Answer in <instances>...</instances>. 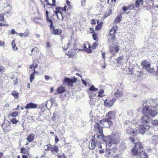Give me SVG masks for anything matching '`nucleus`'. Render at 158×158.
Instances as JSON below:
<instances>
[{"label":"nucleus","instance_id":"nucleus-1","mask_svg":"<svg viewBox=\"0 0 158 158\" xmlns=\"http://www.w3.org/2000/svg\"><path fill=\"white\" fill-rule=\"evenodd\" d=\"M144 149L142 142L135 143L133 148L131 150V154L133 156H139L140 158H148V156L144 151L141 150Z\"/></svg>","mask_w":158,"mask_h":158},{"label":"nucleus","instance_id":"nucleus-2","mask_svg":"<svg viewBox=\"0 0 158 158\" xmlns=\"http://www.w3.org/2000/svg\"><path fill=\"white\" fill-rule=\"evenodd\" d=\"M48 13L47 10L45 11L46 22L49 24V26L51 33L54 35L60 36L63 32L62 30L60 28H55L52 21L49 18Z\"/></svg>","mask_w":158,"mask_h":158},{"label":"nucleus","instance_id":"nucleus-3","mask_svg":"<svg viewBox=\"0 0 158 158\" xmlns=\"http://www.w3.org/2000/svg\"><path fill=\"white\" fill-rule=\"evenodd\" d=\"M156 111V110H152L150 106L146 105L142 109V113L143 115H150L153 117L157 114Z\"/></svg>","mask_w":158,"mask_h":158},{"label":"nucleus","instance_id":"nucleus-4","mask_svg":"<svg viewBox=\"0 0 158 158\" xmlns=\"http://www.w3.org/2000/svg\"><path fill=\"white\" fill-rule=\"evenodd\" d=\"M94 131L99 134V135H97L98 138H99L100 136L104 138L105 136L103 133V127L100 126V124L98 122H96L94 125Z\"/></svg>","mask_w":158,"mask_h":158},{"label":"nucleus","instance_id":"nucleus-5","mask_svg":"<svg viewBox=\"0 0 158 158\" xmlns=\"http://www.w3.org/2000/svg\"><path fill=\"white\" fill-rule=\"evenodd\" d=\"M52 3H51L48 0H40L41 4L43 6L44 9L46 10H46L48 11L47 9L52 8V6L56 5V0H52Z\"/></svg>","mask_w":158,"mask_h":158},{"label":"nucleus","instance_id":"nucleus-6","mask_svg":"<svg viewBox=\"0 0 158 158\" xmlns=\"http://www.w3.org/2000/svg\"><path fill=\"white\" fill-rule=\"evenodd\" d=\"M77 81V78L73 77L71 79L68 77H65L63 80V84L68 86L72 87L73 86L74 83Z\"/></svg>","mask_w":158,"mask_h":158},{"label":"nucleus","instance_id":"nucleus-7","mask_svg":"<svg viewBox=\"0 0 158 158\" xmlns=\"http://www.w3.org/2000/svg\"><path fill=\"white\" fill-rule=\"evenodd\" d=\"M118 29V27L117 25L113 26L109 32V36L111 38L110 39V41H114L116 38V36L115 35L116 33V31Z\"/></svg>","mask_w":158,"mask_h":158},{"label":"nucleus","instance_id":"nucleus-8","mask_svg":"<svg viewBox=\"0 0 158 158\" xmlns=\"http://www.w3.org/2000/svg\"><path fill=\"white\" fill-rule=\"evenodd\" d=\"M66 8L67 6H65L63 8L61 7L60 6H58L56 8V10L55 11V14L56 15L57 18H58L59 19H60L59 17V14L61 16L62 19L61 20H62L63 19V18L62 17V13L61 12V11H64L65 12H66L67 11V10L68 9V8Z\"/></svg>","mask_w":158,"mask_h":158},{"label":"nucleus","instance_id":"nucleus-9","mask_svg":"<svg viewBox=\"0 0 158 158\" xmlns=\"http://www.w3.org/2000/svg\"><path fill=\"white\" fill-rule=\"evenodd\" d=\"M99 123L103 126V127L109 128L112 124L111 121L109 120L106 118H103L99 121Z\"/></svg>","mask_w":158,"mask_h":158},{"label":"nucleus","instance_id":"nucleus-10","mask_svg":"<svg viewBox=\"0 0 158 158\" xmlns=\"http://www.w3.org/2000/svg\"><path fill=\"white\" fill-rule=\"evenodd\" d=\"M116 99L115 98H107L104 100V105L106 107H111L113 105Z\"/></svg>","mask_w":158,"mask_h":158},{"label":"nucleus","instance_id":"nucleus-11","mask_svg":"<svg viewBox=\"0 0 158 158\" xmlns=\"http://www.w3.org/2000/svg\"><path fill=\"white\" fill-rule=\"evenodd\" d=\"M84 50L86 52L91 53L92 52L90 44L88 41H86L83 44Z\"/></svg>","mask_w":158,"mask_h":158},{"label":"nucleus","instance_id":"nucleus-12","mask_svg":"<svg viewBox=\"0 0 158 158\" xmlns=\"http://www.w3.org/2000/svg\"><path fill=\"white\" fill-rule=\"evenodd\" d=\"M119 142V140L118 138H109L108 139V142H106L107 144L110 145V146H111L112 144L117 145Z\"/></svg>","mask_w":158,"mask_h":158},{"label":"nucleus","instance_id":"nucleus-13","mask_svg":"<svg viewBox=\"0 0 158 158\" xmlns=\"http://www.w3.org/2000/svg\"><path fill=\"white\" fill-rule=\"evenodd\" d=\"M116 111L115 110L110 111L107 113L106 115V118L110 121L114 119L116 116Z\"/></svg>","mask_w":158,"mask_h":158},{"label":"nucleus","instance_id":"nucleus-14","mask_svg":"<svg viewBox=\"0 0 158 158\" xmlns=\"http://www.w3.org/2000/svg\"><path fill=\"white\" fill-rule=\"evenodd\" d=\"M117 45H115L114 46H110L109 48V50L111 53L113 54V56H115V54L114 53H117L119 50V46H118V44Z\"/></svg>","mask_w":158,"mask_h":158},{"label":"nucleus","instance_id":"nucleus-15","mask_svg":"<svg viewBox=\"0 0 158 158\" xmlns=\"http://www.w3.org/2000/svg\"><path fill=\"white\" fill-rule=\"evenodd\" d=\"M150 128V126L147 125H140L139 129V132L141 134H144L146 131H148Z\"/></svg>","mask_w":158,"mask_h":158},{"label":"nucleus","instance_id":"nucleus-16","mask_svg":"<svg viewBox=\"0 0 158 158\" xmlns=\"http://www.w3.org/2000/svg\"><path fill=\"white\" fill-rule=\"evenodd\" d=\"M96 144L98 145L99 148H102V146L100 144V142L96 143L95 139H91V144L89 146V148L92 150L94 149L96 146Z\"/></svg>","mask_w":158,"mask_h":158},{"label":"nucleus","instance_id":"nucleus-17","mask_svg":"<svg viewBox=\"0 0 158 158\" xmlns=\"http://www.w3.org/2000/svg\"><path fill=\"white\" fill-rule=\"evenodd\" d=\"M24 108L26 109H35L38 108L37 104L34 103L32 102H31L27 103L24 107Z\"/></svg>","mask_w":158,"mask_h":158},{"label":"nucleus","instance_id":"nucleus-18","mask_svg":"<svg viewBox=\"0 0 158 158\" xmlns=\"http://www.w3.org/2000/svg\"><path fill=\"white\" fill-rule=\"evenodd\" d=\"M10 123H3L2 125V127L3 129V131L5 133L9 132L10 131Z\"/></svg>","mask_w":158,"mask_h":158},{"label":"nucleus","instance_id":"nucleus-19","mask_svg":"<svg viewBox=\"0 0 158 158\" xmlns=\"http://www.w3.org/2000/svg\"><path fill=\"white\" fill-rule=\"evenodd\" d=\"M141 64L143 67L145 68L146 70L148 69L150 67V63L146 60L142 61Z\"/></svg>","mask_w":158,"mask_h":158},{"label":"nucleus","instance_id":"nucleus-20","mask_svg":"<svg viewBox=\"0 0 158 158\" xmlns=\"http://www.w3.org/2000/svg\"><path fill=\"white\" fill-rule=\"evenodd\" d=\"M150 117L149 115H144L141 118V120L142 123H147L148 122Z\"/></svg>","mask_w":158,"mask_h":158},{"label":"nucleus","instance_id":"nucleus-21","mask_svg":"<svg viewBox=\"0 0 158 158\" xmlns=\"http://www.w3.org/2000/svg\"><path fill=\"white\" fill-rule=\"evenodd\" d=\"M29 149L28 150L27 149L24 147H22L20 149V153L23 155H26L29 156Z\"/></svg>","mask_w":158,"mask_h":158},{"label":"nucleus","instance_id":"nucleus-22","mask_svg":"<svg viewBox=\"0 0 158 158\" xmlns=\"http://www.w3.org/2000/svg\"><path fill=\"white\" fill-rule=\"evenodd\" d=\"M114 95L115 98H120L123 96V93L122 91H120V90L118 89L116 92L114 93Z\"/></svg>","mask_w":158,"mask_h":158},{"label":"nucleus","instance_id":"nucleus-23","mask_svg":"<svg viewBox=\"0 0 158 158\" xmlns=\"http://www.w3.org/2000/svg\"><path fill=\"white\" fill-rule=\"evenodd\" d=\"M97 25L95 27V30L98 31L101 30L102 28L103 23L102 22H99V20H97Z\"/></svg>","mask_w":158,"mask_h":158},{"label":"nucleus","instance_id":"nucleus-24","mask_svg":"<svg viewBox=\"0 0 158 158\" xmlns=\"http://www.w3.org/2000/svg\"><path fill=\"white\" fill-rule=\"evenodd\" d=\"M35 135L32 133H31L28 135L26 139L27 141L29 143L32 142L34 139Z\"/></svg>","mask_w":158,"mask_h":158},{"label":"nucleus","instance_id":"nucleus-25","mask_svg":"<svg viewBox=\"0 0 158 158\" xmlns=\"http://www.w3.org/2000/svg\"><path fill=\"white\" fill-rule=\"evenodd\" d=\"M66 91L64 87L62 86L59 87L57 89V92L58 94H60Z\"/></svg>","mask_w":158,"mask_h":158},{"label":"nucleus","instance_id":"nucleus-26","mask_svg":"<svg viewBox=\"0 0 158 158\" xmlns=\"http://www.w3.org/2000/svg\"><path fill=\"white\" fill-rule=\"evenodd\" d=\"M156 101L154 99H152L150 101V104L151 106V108H156L158 105L157 103L156 102Z\"/></svg>","mask_w":158,"mask_h":158},{"label":"nucleus","instance_id":"nucleus-27","mask_svg":"<svg viewBox=\"0 0 158 158\" xmlns=\"http://www.w3.org/2000/svg\"><path fill=\"white\" fill-rule=\"evenodd\" d=\"M74 51L75 50L74 49H72L69 51L66 54V55L70 57H73L75 54Z\"/></svg>","mask_w":158,"mask_h":158},{"label":"nucleus","instance_id":"nucleus-28","mask_svg":"<svg viewBox=\"0 0 158 158\" xmlns=\"http://www.w3.org/2000/svg\"><path fill=\"white\" fill-rule=\"evenodd\" d=\"M112 9H110L108 10V11H106L103 15L104 18H106L110 16L112 14Z\"/></svg>","mask_w":158,"mask_h":158},{"label":"nucleus","instance_id":"nucleus-29","mask_svg":"<svg viewBox=\"0 0 158 158\" xmlns=\"http://www.w3.org/2000/svg\"><path fill=\"white\" fill-rule=\"evenodd\" d=\"M137 133V130L136 129L130 128V131L129 134L133 135V136H136Z\"/></svg>","mask_w":158,"mask_h":158},{"label":"nucleus","instance_id":"nucleus-30","mask_svg":"<svg viewBox=\"0 0 158 158\" xmlns=\"http://www.w3.org/2000/svg\"><path fill=\"white\" fill-rule=\"evenodd\" d=\"M59 150L58 147L57 146H55L52 147L51 150V152L53 153H57L58 152Z\"/></svg>","mask_w":158,"mask_h":158},{"label":"nucleus","instance_id":"nucleus-31","mask_svg":"<svg viewBox=\"0 0 158 158\" xmlns=\"http://www.w3.org/2000/svg\"><path fill=\"white\" fill-rule=\"evenodd\" d=\"M92 36L93 38V39L95 41L97 42H98L99 40V38L98 36V34L96 33L95 32L93 34H92Z\"/></svg>","mask_w":158,"mask_h":158},{"label":"nucleus","instance_id":"nucleus-32","mask_svg":"<svg viewBox=\"0 0 158 158\" xmlns=\"http://www.w3.org/2000/svg\"><path fill=\"white\" fill-rule=\"evenodd\" d=\"M122 16H117L115 19L114 23V24H118L119 23L121 20Z\"/></svg>","mask_w":158,"mask_h":158},{"label":"nucleus","instance_id":"nucleus-33","mask_svg":"<svg viewBox=\"0 0 158 158\" xmlns=\"http://www.w3.org/2000/svg\"><path fill=\"white\" fill-rule=\"evenodd\" d=\"M19 114V113L18 111H14L10 114L9 116L11 117H14L17 116Z\"/></svg>","mask_w":158,"mask_h":158},{"label":"nucleus","instance_id":"nucleus-34","mask_svg":"<svg viewBox=\"0 0 158 158\" xmlns=\"http://www.w3.org/2000/svg\"><path fill=\"white\" fill-rule=\"evenodd\" d=\"M11 95L16 99H17L19 97V93L15 91H13L11 93Z\"/></svg>","mask_w":158,"mask_h":158},{"label":"nucleus","instance_id":"nucleus-35","mask_svg":"<svg viewBox=\"0 0 158 158\" xmlns=\"http://www.w3.org/2000/svg\"><path fill=\"white\" fill-rule=\"evenodd\" d=\"M104 90L103 89H102L100 90L99 91L98 96L102 98L105 96V95L104 94Z\"/></svg>","mask_w":158,"mask_h":158},{"label":"nucleus","instance_id":"nucleus-36","mask_svg":"<svg viewBox=\"0 0 158 158\" xmlns=\"http://www.w3.org/2000/svg\"><path fill=\"white\" fill-rule=\"evenodd\" d=\"M98 45L99 44L98 42H96L93 43L91 47V49L93 50L95 49Z\"/></svg>","mask_w":158,"mask_h":158},{"label":"nucleus","instance_id":"nucleus-37","mask_svg":"<svg viewBox=\"0 0 158 158\" xmlns=\"http://www.w3.org/2000/svg\"><path fill=\"white\" fill-rule=\"evenodd\" d=\"M123 56H119L117 59L116 60L118 64H121L122 62V60L123 58Z\"/></svg>","mask_w":158,"mask_h":158},{"label":"nucleus","instance_id":"nucleus-38","mask_svg":"<svg viewBox=\"0 0 158 158\" xmlns=\"http://www.w3.org/2000/svg\"><path fill=\"white\" fill-rule=\"evenodd\" d=\"M11 45L13 50H18V48L15 45V40H13L11 42Z\"/></svg>","mask_w":158,"mask_h":158},{"label":"nucleus","instance_id":"nucleus-39","mask_svg":"<svg viewBox=\"0 0 158 158\" xmlns=\"http://www.w3.org/2000/svg\"><path fill=\"white\" fill-rule=\"evenodd\" d=\"M98 90V88L95 87L94 85H91L89 88V90L91 91H96Z\"/></svg>","mask_w":158,"mask_h":158},{"label":"nucleus","instance_id":"nucleus-40","mask_svg":"<svg viewBox=\"0 0 158 158\" xmlns=\"http://www.w3.org/2000/svg\"><path fill=\"white\" fill-rule=\"evenodd\" d=\"M10 122L14 124H15L19 122V121L17 120L15 118H13L11 119L10 120Z\"/></svg>","mask_w":158,"mask_h":158},{"label":"nucleus","instance_id":"nucleus-41","mask_svg":"<svg viewBox=\"0 0 158 158\" xmlns=\"http://www.w3.org/2000/svg\"><path fill=\"white\" fill-rule=\"evenodd\" d=\"M98 120V118L94 116H92L91 120V121L92 123L97 122Z\"/></svg>","mask_w":158,"mask_h":158},{"label":"nucleus","instance_id":"nucleus-42","mask_svg":"<svg viewBox=\"0 0 158 158\" xmlns=\"http://www.w3.org/2000/svg\"><path fill=\"white\" fill-rule=\"evenodd\" d=\"M46 146L47 147V148L45 149V150L46 151H51V149L52 148V145L50 144H48L46 145Z\"/></svg>","mask_w":158,"mask_h":158},{"label":"nucleus","instance_id":"nucleus-43","mask_svg":"<svg viewBox=\"0 0 158 158\" xmlns=\"http://www.w3.org/2000/svg\"><path fill=\"white\" fill-rule=\"evenodd\" d=\"M34 73H32L31 74L30 77V82H32L33 79H34Z\"/></svg>","mask_w":158,"mask_h":158},{"label":"nucleus","instance_id":"nucleus-44","mask_svg":"<svg viewBox=\"0 0 158 158\" xmlns=\"http://www.w3.org/2000/svg\"><path fill=\"white\" fill-rule=\"evenodd\" d=\"M5 69L3 66H0V74H2L5 72Z\"/></svg>","mask_w":158,"mask_h":158},{"label":"nucleus","instance_id":"nucleus-45","mask_svg":"<svg viewBox=\"0 0 158 158\" xmlns=\"http://www.w3.org/2000/svg\"><path fill=\"white\" fill-rule=\"evenodd\" d=\"M147 71L150 73H152L155 72V69L154 68H151L150 67L147 70Z\"/></svg>","mask_w":158,"mask_h":158},{"label":"nucleus","instance_id":"nucleus-46","mask_svg":"<svg viewBox=\"0 0 158 158\" xmlns=\"http://www.w3.org/2000/svg\"><path fill=\"white\" fill-rule=\"evenodd\" d=\"M23 33L24 35V37H28L30 34V32L28 30L25 31Z\"/></svg>","mask_w":158,"mask_h":158},{"label":"nucleus","instance_id":"nucleus-47","mask_svg":"<svg viewBox=\"0 0 158 158\" xmlns=\"http://www.w3.org/2000/svg\"><path fill=\"white\" fill-rule=\"evenodd\" d=\"M31 55L32 54L33 51H34V52H37V51H38V48L37 47H35L31 49Z\"/></svg>","mask_w":158,"mask_h":158},{"label":"nucleus","instance_id":"nucleus-48","mask_svg":"<svg viewBox=\"0 0 158 158\" xmlns=\"http://www.w3.org/2000/svg\"><path fill=\"white\" fill-rule=\"evenodd\" d=\"M143 2V0H140L139 1H136V2L135 6L136 7H139L140 5V3H142Z\"/></svg>","mask_w":158,"mask_h":158},{"label":"nucleus","instance_id":"nucleus-49","mask_svg":"<svg viewBox=\"0 0 158 158\" xmlns=\"http://www.w3.org/2000/svg\"><path fill=\"white\" fill-rule=\"evenodd\" d=\"M66 4L68 6V8L69 9H70L71 8H72V7L70 5V2L69 1V0H66Z\"/></svg>","mask_w":158,"mask_h":158},{"label":"nucleus","instance_id":"nucleus-50","mask_svg":"<svg viewBox=\"0 0 158 158\" xmlns=\"http://www.w3.org/2000/svg\"><path fill=\"white\" fill-rule=\"evenodd\" d=\"M96 20L95 19H92L90 20V23L92 25H95L96 24Z\"/></svg>","mask_w":158,"mask_h":158},{"label":"nucleus","instance_id":"nucleus-51","mask_svg":"<svg viewBox=\"0 0 158 158\" xmlns=\"http://www.w3.org/2000/svg\"><path fill=\"white\" fill-rule=\"evenodd\" d=\"M4 14L1 13L0 14V21H3L4 19Z\"/></svg>","mask_w":158,"mask_h":158},{"label":"nucleus","instance_id":"nucleus-52","mask_svg":"<svg viewBox=\"0 0 158 158\" xmlns=\"http://www.w3.org/2000/svg\"><path fill=\"white\" fill-rule=\"evenodd\" d=\"M152 123L155 125H158V121L156 120H155L152 121Z\"/></svg>","mask_w":158,"mask_h":158},{"label":"nucleus","instance_id":"nucleus-53","mask_svg":"<svg viewBox=\"0 0 158 158\" xmlns=\"http://www.w3.org/2000/svg\"><path fill=\"white\" fill-rule=\"evenodd\" d=\"M130 6H129L128 7H125V6H123V10L124 11H126L127 10H128L130 8Z\"/></svg>","mask_w":158,"mask_h":158},{"label":"nucleus","instance_id":"nucleus-54","mask_svg":"<svg viewBox=\"0 0 158 158\" xmlns=\"http://www.w3.org/2000/svg\"><path fill=\"white\" fill-rule=\"evenodd\" d=\"M129 140L131 142V143H134L135 142V139L132 137H131L129 138Z\"/></svg>","mask_w":158,"mask_h":158},{"label":"nucleus","instance_id":"nucleus-55","mask_svg":"<svg viewBox=\"0 0 158 158\" xmlns=\"http://www.w3.org/2000/svg\"><path fill=\"white\" fill-rule=\"evenodd\" d=\"M89 30L90 31V33H92L93 34L95 32L94 31V29L93 27H90L89 28Z\"/></svg>","mask_w":158,"mask_h":158},{"label":"nucleus","instance_id":"nucleus-56","mask_svg":"<svg viewBox=\"0 0 158 158\" xmlns=\"http://www.w3.org/2000/svg\"><path fill=\"white\" fill-rule=\"evenodd\" d=\"M55 142L56 143H57L59 141V140L57 136L56 135L55 136Z\"/></svg>","mask_w":158,"mask_h":158},{"label":"nucleus","instance_id":"nucleus-57","mask_svg":"<svg viewBox=\"0 0 158 158\" xmlns=\"http://www.w3.org/2000/svg\"><path fill=\"white\" fill-rule=\"evenodd\" d=\"M8 24L7 23L4 24L1 23H0V27L1 26H8Z\"/></svg>","mask_w":158,"mask_h":158},{"label":"nucleus","instance_id":"nucleus-58","mask_svg":"<svg viewBox=\"0 0 158 158\" xmlns=\"http://www.w3.org/2000/svg\"><path fill=\"white\" fill-rule=\"evenodd\" d=\"M17 34L21 37H22L23 36L24 37V33H17Z\"/></svg>","mask_w":158,"mask_h":158},{"label":"nucleus","instance_id":"nucleus-59","mask_svg":"<svg viewBox=\"0 0 158 158\" xmlns=\"http://www.w3.org/2000/svg\"><path fill=\"white\" fill-rule=\"evenodd\" d=\"M17 33L15 32V30L14 29H12L11 31V34L12 35H14L15 33L17 34Z\"/></svg>","mask_w":158,"mask_h":158},{"label":"nucleus","instance_id":"nucleus-60","mask_svg":"<svg viewBox=\"0 0 158 158\" xmlns=\"http://www.w3.org/2000/svg\"><path fill=\"white\" fill-rule=\"evenodd\" d=\"M4 42L3 41L0 40V46L2 47L4 46Z\"/></svg>","mask_w":158,"mask_h":158},{"label":"nucleus","instance_id":"nucleus-61","mask_svg":"<svg viewBox=\"0 0 158 158\" xmlns=\"http://www.w3.org/2000/svg\"><path fill=\"white\" fill-rule=\"evenodd\" d=\"M46 46L48 48H49L50 47L51 44L49 42H47L46 43Z\"/></svg>","mask_w":158,"mask_h":158},{"label":"nucleus","instance_id":"nucleus-62","mask_svg":"<svg viewBox=\"0 0 158 158\" xmlns=\"http://www.w3.org/2000/svg\"><path fill=\"white\" fill-rule=\"evenodd\" d=\"M81 81H82L83 83L85 85V86H86L87 85V83H86V81H85L84 80H83L82 79H81Z\"/></svg>","mask_w":158,"mask_h":158},{"label":"nucleus","instance_id":"nucleus-63","mask_svg":"<svg viewBox=\"0 0 158 158\" xmlns=\"http://www.w3.org/2000/svg\"><path fill=\"white\" fill-rule=\"evenodd\" d=\"M44 77H45V79L47 80H49L50 79L49 77L48 76H47V75H45Z\"/></svg>","mask_w":158,"mask_h":158},{"label":"nucleus","instance_id":"nucleus-64","mask_svg":"<svg viewBox=\"0 0 158 158\" xmlns=\"http://www.w3.org/2000/svg\"><path fill=\"white\" fill-rule=\"evenodd\" d=\"M22 158H28L27 156L26 155H23L22 156Z\"/></svg>","mask_w":158,"mask_h":158}]
</instances>
